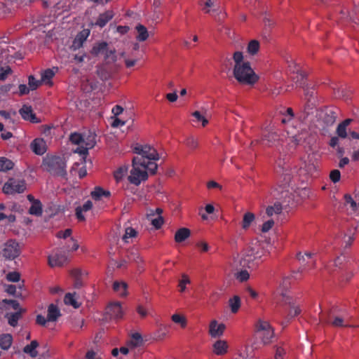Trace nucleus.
<instances>
[{
  "label": "nucleus",
  "mask_w": 359,
  "mask_h": 359,
  "mask_svg": "<svg viewBox=\"0 0 359 359\" xmlns=\"http://www.w3.org/2000/svg\"><path fill=\"white\" fill-rule=\"evenodd\" d=\"M273 299L276 304H282L285 310L290 314H300L305 312L302 306L291 297L287 290L280 286L276 290L273 294Z\"/></svg>",
  "instance_id": "1"
},
{
  "label": "nucleus",
  "mask_w": 359,
  "mask_h": 359,
  "mask_svg": "<svg viewBox=\"0 0 359 359\" xmlns=\"http://www.w3.org/2000/svg\"><path fill=\"white\" fill-rule=\"evenodd\" d=\"M233 76L238 83L245 85H254L259 80V76L252 69L249 62L243 65H234Z\"/></svg>",
  "instance_id": "2"
},
{
  "label": "nucleus",
  "mask_w": 359,
  "mask_h": 359,
  "mask_svg": "<svg viewBox=\"0 0 359 359\" xmlns=\"http://www.w3.org/2000/svg\"><path fill=\"white\" fill-rule=\"evenodd\" d=\"M42 166L44 170L53 175L62 177L67 175L66 162L62 157L46 156L43 160Z\"/></svg>",
  "instance_id": "3"
},
{
  "label": "nucleus",
  "mask_w": 359,
  "mask_h": 359,
  "mask_svg": "<svg viewBox=\"0 0 359 359\" xmlns=\"http://www.w3.org/2000/svg\"><path fill=\"white\" fill-rule=\"evenodd\" d=\"M133 168L130 175L128 176V181L136 186L148 178V172L146 171L144 162L142 158H133L132 161Z\"/></svg>",
  "instance_id": "4"
},
{
  "label": "nucleus",
  "mask_w": 359,
  "mask_h": 359,
  "mask_svg": "<svg viewBox=\"0 0 359 359\" xmlns=\"http://www.w3.org/2000/svg\"><path fill=\"white\" fill-rule=\"evenodd\" d=\"M255 333L264 344H269L274 337V330L271 324L264 320H259L255 324Z\"/></svg>",
  "instance_id": "5"
},
{
  "label": "nucleus",
  "mask_w": 359,
  "mask_h": 359,
  "mask_svg": "<svg viewBox=\"0 0 359 359\" xmlns=\"http://www.w3.org/2000/svg\"><path fill=\"white\" fill-rule=\"evenodd\" d=\"M133 151L135 154H138L137 156L134 158H142V161L143 162L147 160L156 161L159 159V155L156 150L148 144H137L134 147Z\"/></svg>",
  "instance_id": "6"
},
{
  "label": "nucleus",
  "mask_w": 359,
  "mask_h": 359,
  "mask_svg": "<svg viewBox=\"0 0 359 359\" xmlns=\"http://www.w3.org/2000/svg\"><path fill=\"white\" fill-rule=\"evenodd\" d=\"M26 189V183L24 180H15L14 178H9L8 180L4 184L3 192L5 194H15L23 193Z\"/></svg>",
  "instance_id": "7"
},
{
  "label": "nucleus",
  "mask_w": 359,
  "mask_h": 359,
  "mask_svg": "<svg viewBox=\"0 0 359 359\" xmlns=\"http://www.w3.org/2000/svg\"><path fill=\"white\" fill-rule=\"evenodd\" d=\"M276 172L283 179V185L289 184L292 177V170L290 165L284 160L278 159L276 161Z\"/></svg>",
  "instance_id": "8"
},
{
  "label": "nucleus",
  "mask_w": 359,
  "mask_h": 359,
  "mask_svg": "<svg viewBox=\"0 0 359 359\" xmlns=\"http://www.w3.org/2000/svg\"><path fill=\"white\" fill-rule=\"evenodd\" d=\"M83 145L77 149V152L82 156H86L88 154V149L96 144V135L94 132L88 131L83 134Z\"/></svg>",
  "instance_id": "9"
},
{
  "label": "nucleus",
  "mask_w": 359,
  "mask_h": 359,
  "mask_svg": "<svg viewBox=\"0 0 359 359\" xmlns=\"http://www.w3.org/2000/svg\"><path fill=\"white\" fill-rule=\"evenodd\" d=\"M21 252V248L18 242L15 240H8L3 249V256L8 259H14L18 257Z\"/></svg>",
  "instance_id": "10"
},
{
  "label": "nucleus",
  "mask_w": 359,
  "mask_h": 359,
  "mask_svg": "<svg viewBox=\"0 0 359 359\" xmlns=\"http://www.w3.org/2000/svg\"><path fill=\"white\" fill-rule=\"evenodd\" d=\"M264 255V249L258 243L252 244L249 247L247 251L246 257L247 261H257V264L259 261H261L262 256Z\"/></svg>",
  "instance_id": "11"
},
{
  "label": "nucleus",
  "mask_w": 359,
  "mask_h": 359,
  "mask_svg": "<svg viewBox=\"0 0 359 359\" xmlns=\"http://www.w3.org/2000/svg\"><path fill=\"white\" fill-rule=\"evenodd\" d=\"M288 67L290 73L293 74L291 76L292 81L299 86L304 88V79L306 77L305 74L294 62H291V64L288 65Z\"/></svg>",
  "instance_id": "12"
},
{
  "label": "nucleus",
  "mask_w": 359,
  "mask_h": 359,
  "mask_svg": "<svg viewBox=\"0 0 359 359\" xmlns=\"http://www.w3.org/2000/svg\"><path fill=\"white\" fill-rule=\"evenodd\" d=\"M225 330L226 325L224 323L213 320L210 323L208 333L212 338H219L223 335Z\"/></svg>",
  "instance_id": "13"
},
{
  "label": "nucleus",
  "mask_w": 359,
  "mask_h": 359,
  "mask_svg": "<svg viewBox=\"0 0 359 359\" xmlns=\"http://www.w3.org/2000/svg\"><path fill=\"white\" fill-rule=\"evenodd\" d=\"M229 346L227 341L218 339L212 344V352L217 356H222L229 352Z\"/></svg>",
  "instance_id": "14"
},
{
  "label": "nucleus",
  "mask_w": 359,
  "mask_h": 359,
  "mask_svg": "<svg viewBox=\"0 0 359 359\" xmlns=\"http://www.w3.org/2000/svg\"><path fill=\"white\" fill-rule=\"evenodd\" d=\"M1 308L4 309L5 311H10L13 309L14 312L6 313V314H22L26 311L20 308L19 303L16 300L13 299H4L1 302Z\"/></svg>",
  "instance_id": "15"
},
{
  "label": "nucleus",
  "mask_w": 359,
  "mask_h": 359,
  "mask_svg": "<svg viewBox=\"0 0 359 359\" xmlns=\"http://www.w3.org/2000/svg\"><path fill=\"white\" fill-rule=\"evenodd\" d=\"M328 322L334 327H351L352 326L349 316H328Z\"/></svg>",
  "instance_id": "16"
},
{
  "label": "nucleus",
  "mask_w": 359,
  "mask_h": 359,
  "mask_svg": "<svg viewBox=\"0 0 359 359\" xmlns=\"http://www.w3.org/2000/svg\"><path fill=\"white\" fill-rule=\"evenodd\" d=\"M60 316H37L36 322L37 324L53 329L58 320Z\"/></svg>",
  "instance_id": "17"
},
{
  "label": "nucleus",
  "mask_w": 359,
  "mask_h": 359,
  "mask_svg": "<svg viewBox=\"0 0 359 359\" xmlns=\"http://www.w3.org/2000/svg\"><path fill=\"white\" fill-rule=\"evenodd\" d=\"M90 30L85 29L80 32L73 41L72 45L70 48L72 50H76L83 46V42L87 39L89 36Z\"/></svg>",
  "instance_id": "18"
},
{
  "label": "nucleus",
  "mask_w": 359,
  "mask_h": 359,
  "mask_svg": "<svg viewBox=\"0 0 359 359\" xmlns=\"http://www.w3.org/2000/svg\"><path fill=\"white\" fill-rule=\"evenodd\" d=\"M67 261L66 255L62 252H56L48 257V263L51 267L62 266Z\"/></svg>",
  "instance_id": "19"
},
{
  "label": "nucleus",
  "mask_w": 359,
  "mask_h": 359,
  "mask_svg": "<svg viewBox=\"0 0 359 359\" xmlns=\"http://www.w3.org/2000/svg\"><path fill=\"white\" fill-rule=\"evenodd\" d=\"M70 275L74 279V287L75 288H81L83 285V278L88 275L86 271H83L79 269H75L70 271Z\"/></svg>",
  "instance_id": "20"
},
{
  "label": "nucleus",
  "mask_w": 359,
  "mask_h": 359,
  "mask_svg": "<svg viewBox=\"0 0 359 359\" xmlns=\"http://www.w3.org/2000/svg\"><path fill=\"white\" fill-rule=\"evenodd\" d=\"M30 147L37 155H42L46 151V144L42 138L34 139L32 142Z\"/></svg>",
  "instance_id": "21"
},
{
  "label": "nucleus",
  "mask_w": 359,
  "mask_h": 359,
  "mask_svg": "<svg viewBox=\"0 0 359 359\" xmlns=\"http://www.w3.org/2000/svg\"><path fill=\"white\" fill-rule=\"evenodd\" d=\"M114 16V13L112 10H108L100 14L96 22L95 25L100 27H104L109 21H110Z\"/></svg>",
  "instance_id": "22"
},
{
  "label": "nucleus",
  "mask_w": 359,
  "mask_h": 359,
  "mask_svg": "<svg viewBox=\"0 0 359 359\" xmlns=\"http://www.w3.org/2000/svg\"><path fill=\"white\" fill-rule=\"evenodd\" d=\"M353 121V119L351 118H346L344 121H343L341 123H340L337 128L336 133L339 137L341 138H346L348 136V126L351 124V123Z\"/></svg>",
  "instance_id": "23"
},
{
  "label": "nucleus",
  "mask_w": 359,
  "mask_h": 359,
  "mask_svg": "<svg viewBox=\"0 0 359 359\" xmlns=\"http://www.w3.org/2000/svg\"><path fill=\"white\" fill-rule=\"evenodd\" d=\"M63 301L65 304L72 306L74 309H78L81 306V303L78 302V298L76 292L67 293L64 297Z\"/></svg>",
  "instance_id": "24"
},
{
  "label": "nucleus",
  "mask_w": 359,
  "mask_h": 359,
  "mask_svg": "<svg viewBox=\"0 0 359 359\" xmlns=\"http://www.w3.org/2000/svg\"><path fill=\"white\" fill-rule=\"evenodd\" d=\"M104 61L106 64H114L117 60V55L114 48H111L109 45L107 47L104 54Z\"/></svg>",
  "instance_id": "25"
},
{
  "label": "nucleus",
  "mask_w": 359,
  "mask_h": 359,
  "mask_svg": "<svg viewBox=\"0 0 359 359\" xmlns=\"http://www.w3.org/2000/svg\"><path fill=\"white\" fill-rule=\"evenodd\" d=\"M304 168L308 172H313L317 168V160L313 154H309L304 162Z\"/></svg>",
  "instance_id": "26"
},
{
  "label": "nucleus",
  "mask_w": 359,
  "mask_h": 359,
  "mask_svg": "<svg viewBox=\"0 0 359 359\" xmlns=\"http://www.w3.org/2000/svg\"><path fill=\"white\" fill-rule=\"evenodd\" d=\"M20 114L25 120L30 121L33 123L36 122L35 114L33 113L32 107L24 105L19 111Z\"/></svg>",
  "instance_id": "27"
},
{
  "label": "nucleus",
  "mask_w": 359,
  "mask_h": 359,
  "mask_svg": "<svg viewBox=\"0 0 359 359\" xmlns=\"http://www.w3.org/2000/svg\"><path fill=\"white\" fill-rule=\"evenodd\" d=\"M128 312L119 302L110 303L107 307V314H123Z\"/></svg>",
  "instance_id": "28"
},
{
  "label": "nucleus",
  "mask_w": 359,
  "mask_h": 359,
  "mask_svg": "<svg viewBox=\"0 0 359 359\" xmlns=\"http://www.w3.org/2000/svg\"><path fill=\"white\" fill-rule=\"evenodd\" d=\"M191 235V231L189 229L183 227L179 229L175 234V241L177 243H182L188 238Z\"/></svg>",
  "instance_id": "29"
},
{
  "label": "nucleus",
  "mask_w": 359,
  "mask_h": 359,
  "mask_svg": "<svg viewBox=\"0 0 359 359\" xmlns=\"http://www.w3.org/2000/svg\"><path fill=\"white\" fill-rule=\"evenodd\" d=\"M108 45L105 41L95 43L90 50V53L94 56H98L100 54L103 55Z\"/></svg>",
  "instance_id": "30"
},
{
  "label": "nucleus",
  "mask_w": 359,
  "mask_h": 359,
  "mask_svg": "<svg viewBox=\"0 0 359 359\" xmlns=\"http://www.w3.org/2000/svg\"><path fill=\"white\" fill-rule=\"evenodd\" d=\"M279 141V135L275 132H269L264 136L263 142L269 147L275 146Z\"/></svg>",
  "instance_id": "31"
},
{
  "label": "nucleus",
  "mask_w": 359,
  "mask_h": 359,
  "mask_svg": "<svg viewBox=\"0 0 359 359\" xmlns=\"http://www.w3.org/2000/svg\"><path fill=\"white\" fill-rule=\"evenodd\" d=\"M39 346V343L36 340H33L31 341L29 344L25 346L23 348L24 353L28 354L29 356L32 358H35L38 355V352L36 348Z\"/></svg>",
  "instance_id": "32"
},
{
  "label": "nucleus",
  "mask_w": 359,
  "mask_h": 359,
  "mask_svg": "<svg viewBox=\"0 0 359 359\" xmlns=\"http://www.w3.org/2000/svg\"><path fill=\"white\" fill-rule=\"evenodd\" d=\"M137 35L136 39L139 41H144L149 37V33L147 29L142 25L139 24L135 27Z\"/></svg>",
  "instance_id": "33"
},
{
  "label": "nucleus",
  "mask_w": 359,
  "mask_h": 359,
  "mask_svg": "<svg viewBox=\"0 0 359 359\" xmlns=\"http://www.w3.org/2000/svg\"><path fill=\"white\" fill-rule=\"evenodd\" d=\"M128 285L125 282H114L113 284V289L114 291L118 292L120 296L126 297L127 295V289Z\"/></svg>",
  "instance_id": "34"
},
{
  "label": "nucleus",
  "mask_w": 359,
  "mask_h": 359,
  "mask_svg": "<svg viewBox=\"0 0 359 359\" xmlns=\"http://www.w3.org/2000/svg\"><path fill=\"white\" fill-rule=\"evenodd\" d=\"M109 196L110 192L109 191H105L100 187H95L94 191L91 192V196L95 200H100L102 196L109 197Z\"/></svg>",
  "instance_id": "35"
},
{
  "label": "nucleus",
  "mask_w": 359,
  "mask_h": 359,
  "mask_svg": "<svg viewBox=\"0 0 359 359\" xmlns=\"http://www.w3.org/2000/svg\"><path fill=\"white\" fill-rule=\"evenodd\" d=\"M29 213L36 216L42 215V204L39 200H36L32 204L29 209Z\"/></svg>",
  "instance_id": "36"
},
{
  "label": "nucleus",
  "mask_w": 359,
  "mask_h": 359,
  "mask_svg": "<svg viewBox=\"0 0 359 359\" xmlns=\"http://www.w3.org/2000/svg\"><path fill=\"white\" fill-rule=\"evenodd\" d=\"M229 306L231 309V311L236 313L238 311L241 307V299L238 296H234L229 300Z\"/></svg>",
  "instance_id": "37"
},
{
  "label": "nucleus",
  "mask_w": 359,
  "mask_h": 359,
  "mask_svg": "<svg viewBox=\"0 0 359 359\" xmlns=\"http://www.w3.org/2000/svg\"><path fill=\"white\" fill-rule=\"evenodd\" d=\"M259 48V42L257 40H251L248 43L247 51L250 55H255L258 53Z\"/></svg>",
  "instance_id": "38"
},
{
  "label": "nucleus",
  "mask_w": 359,
  "mask_h": 359,
  "mask_svg": "<svg viewBox=\"0 0 359 359\" xmlns=\"http://www.w3.org/2000/svg\"><path fill=\"white\" fill-rule=\"evenodd\" d=\"M142 344V336L139 333H135L132 335L131 339L128 341V346L134 348L135 347L140 346Z\"/></svg>",
  "instance_id": "39"
},
{
  "label": "nucleus",
  "mask_w": 359,
  "mask_h": 359,
  "mask_svg": "<svg viewBox=\"0 0 359 359\" xmlns=\"http://www.w3.org/2000/svg\"><path fill=\"white\" fill-rule=\"evenodd\" d=\"M13 165L14 164L11 160L5 157H0V171L6 172L11 170Z\"/></svg>",
  "instance_id": "40"
},
{
  "label": "nucleus",
  "mask_w": 359,
  "mask_h": 359,
  "mask_svg": "<svg viewBox=\"0 0 359 359\" xmlns=\"http://www.w3.org/2000/svg\"><path fill=\"white\" fill-rule=\"evenodd\" d=\"M282 209V205L280 203H276L273 205L269 206L266 210V212L268 216L271 217L274 214L281 213Z\"/></svg>",
  "instance_id": "41"
},
{
  "label": "nucleus",
  "mask_w": 359,
  "mask_h": 359,
  "mask_svg": "<svg viewBox=\"0 0 359 359\" xmlns=\"http://www.w3.org/2000/svg\"><path fill=\"white\" fill-rule=\"evenodd\" d=\"M128 166L126 165H122L119 167L114 173V178L117 182L121 181L123 177L127 174L128 172Z\"/></svg>",
  "instance_id": "42"
},
{
  "label": "nucleus",
  "mask_w": 359,
  "mask_h": 359,
  "mask_svg": "<svg viewBox=\"0 0 359 359\" xmlns=\"http://www.w3.org/2000/svg\"><path fill=\"white\" fill-rule=\"evenodd\" d=\"M255 219V215L251 212H247L244 215L243 222H242V226L244 229H248L252 221Z\"/></svg>",
  "instance_id": "43"
},
{
  "label": "nucleus",
  "mask_w": 359,
  "mask_h": 359,
  "mask_svg": "<svg viewBox=\"0 0 359 359\" xmlns=\"http://www.w3.org/2000/svg\"><path fill=\"white\" fill-rule=\"evenodd\" d=\"M86 56V55L85 53H83L81 54H70L69 55V62L78 65L81 64L83 62Z\"/></svg>",
  "instance_id": "44"
},
{
  "label": "nucleus",
  "mask_w": 359,
  "mask_h": 359,
  "mask_svg": "<svg viewBox=\"0 0 359 359\" xmlns=\"http://www.w3.org/2000/svg\"><path fill=\"white\" fill-rule=\"evenodd\" d=\"M69 140L72 142V143L79 145L81 147L83 145V134L78 133H72L69 136Z\"/></svg>",
  "instance_id": "45"
},
{
  "label": "nucleus",
  "mask_w": 359,
  "mask_h": 359,
  "mask_svg": "<svg viewBox=\"0 0 359 359\" xmlns=\"http://www.w3.org/2000/svg\"><path fill=\"white\" fill-rule=\"evenodd\" d=\"M336 121L335 112L332 110H329L325 114L324 121L327 125H332Z\"/></svg>",
  "instance_id": "46"
},
{
  "label": "nucleus",
  "mask_w": 359,
  "mask_h": 359,
  "mask_svg": "<svg viewBox=\"0 0 359 359\" xmlns=\"http://www.w3.org/2000/svg\"><path fill=\"white\" fill-rule=\"evenodd\" d=\"M137 236V231L132 227H128L125 230V233L122 237V239L126 242L128 243V239L134 238Z\"/></svg>",
  "instance_id": "47"
},
{
  "label": "nucleus",
  "mask_w": 359,
  "mask_h": 359,
  "mask_svg": "<svg viewBox=\"0 0 359 359\" xmlns=\"http://www.w3.org/2000/svg\"><path fill=\"white\" fill-rule=\"evenodd\" d=\"M71 323L74 329H81L83 325L84 320L81 318V316H74V317L71 319Z\"/></svg>",
  "instance_id": "48"
},
{
  "label": "nucleus",
  "mask_w": 359,
  "mask_h": 359,
  "mask_svg": "<svg viewBox=\"0 0 359 359\" xmlns=\"http://www.w3.org/2000/svg\"><path fill=\"white\" fill-rule=\"evenodd\" d=\"M172 320L182 328H184L187 326L185 316H172Z\"/></svg>",
  "instance_id": "49"
},
{
  "label": "nucleus",
  "mask_w": 359,
  "mask_h": 359,
  "mask_svg": "<svg viewBox=\"0 0 359 359\" xmlns=\"http://www.w3.org/2000/svg\"><path fill=\"white\" fill-rule=\"evenodd\" d=\"M184 144L191 150L196 149L198 147V142L194 137H189L186 139Z\"/></svg>",
  "instance_id": "50"
},
{
  "label": "nucleus",
  "mask_w": 359,
  "mask_h": 359,
  "mask_svg": "<svg viewBox=\"0 0 359 359\" xmlns=\"http://www.w3.org/2000/svg\"><path fill=\"white\" fill-rule=\"evenodd\" d=\"M151 160H147L144 161V166L146 167V171H149L151 174H155L158 168L157 164L155 162L150 161Z\"/></svg>",
  "instance_id": "51"
},
{
  "label": "nucleus",
  "mask_w": 359,
  "mask_h": 359,
  "mask_svg": "<svg viewBox=\"0 0 359 359\" xmlns=\"http://www.w3.org/2000/svg\"><path fill=\"white\" fill-rule=\"evenodd\" d=\"M54 72L53 70L48 69L41 75V81L43 82H49L50 79L54 76Z\"/></svg>",
  "instance_id": "52"
},
{
  "label": "nucleus",
  "mask_w": 359,
  "mask_h": 359,
  "mask_svg": "<svg viewBox=\"0 0 359 359\" xmlns=\"http://www.w3.org/2000/svg\"><path fill=\"white\" fill-rule=\"evenodd\" d=\"M190 283V280L187 275L182 274V279L180 280L179 287L180 288V292H184L186 288V285Z\"/></svg>",
  "instance_id": "53"
},
{
  "label": "nucleus",
  "mask_w": 359,
  "mask_h": 359,
  "mask_svg": "<svg viewBox=\"0 0 359 359\" xmlns=\"http://www.w3.org/2000/svg\"><path fill=\"white\" fill-rule=\"evenodd\" d=\"M28 80L29 86L31 90H36L41 84V81L36 80V79L32 75L29 76Z\"/></svg>",
  "instance_id": "54"
},
{
  "label": "nucleus",
  "mask_w": 359,
  "mask_h": 359,
  "mask_svg": "<svg viewBox=\"0 0 359 359\" xmlns=\"http://www.w3.org/2000/svg\"><path fill=\"white\" fill-rule=\"evenodd\" d=\"M151 224L157 229H160L163 224V218L162 216H158L156 218H151Z\"/></svg>",
  "instance_id": "55"
},
{
  "label": "nucleus",
  "mask_w": 359,
  "mask_h": 359,
  "mask_svg": "<svg viewBox=\"0 0 359 359\" xmlns=\"http://www.w3.org/2000/svg\"><path fill=\"white\" fill-rule=\"evenodd\" d=\"M20 278V274L18 272H10L6 276V279L10 282H18Z\"/></svg>",
  "instance_id": "56"
},
{
  "label": "nucleus",
  "mask_w": 359,
  "mask_h": 359,
  "mask_svg": "<svg viewBox=\"0 0 359 359\" xmlns=\"http://www.w3.org/2000/svg\"><path fill=\"white\" fill-rule=\"evenodd\" d=\"M233 59L235 62V65H243L245 62H243V55L241 51H236L233 53Z\"/></svg>",
  "instance_id": "57"
},
{
  "label": "nucleus",
  "mask_w": 359,
  "mask_h": 359,
  "mask_svg": "<svg viewBox=\"0 0 359 359\" xmlns=\"http://www.w3.org/2000/svg\"><path fill=\"white\" fill-rule=\"evenodd\" d=\"M345 205L346 206H349L353 210H355L356 208V203L353 201L352 197L349 195L344 196Z\"/></svg>",
  "instance_id": "58"
},
{
  "label": "nucleus",
  "mask_w": 359,
  "mask_h": 359,
  "mask_svg": "<svg viewBox=\"0 0 359 359\" xmlns=\"http://www.w3.org/2000/svg\"><path fill=\"white\" fill-rule=\"evenodd\" d=\"M330 180L334 182H338L341 178V173L339 170H333L330 172Z\"/></svg>",
  "instance_id": "59"
},
{
  "label": "nucleus",
  "mask_w": 359,
  "mask_h": 359,
  "mask_svg": "<svg viewBox=\"0 0 359 359\" xmlns=\"http://www.w3.org/2000/svg\"><path fill=\"white\" fill-rule=\"evenodd\" d=\"M233 359H250L246 348L239 350L234 355Z\"/></svg>",
  "instance_id": "60"
},
{
  "label": "nucleus",
  "mask_w": 359,
  "mask_h": 359,
  "mask_svg": "<svg viewBox=\"0 0 359 359\" xmlns=\"http://www.w3.org/2000/svg\"><path fill=\"white\" fill-rule=\"evenodd\" d=\"M250 277L249 273L246 270H243L237 273L236 278L239 281L244 282L248 280Z\"/></svg>",
  "instance_id": "61"
},
{
  "label": "nucleus",
  "mask_w": 359,
  "mask_h": 359,
  "mask_svg": "<svg viewBox=\"0 0 359 359\" xmlns=\"http://www.w3.org/2000/svg\"><path fill=\"white\" fill-rule=\"evenodd\" d=\"M274 221L273 219H269L266 222H265L262 226V232H268L273 226Z\"/></svg>",
  "instance_id": "62"
},
{
  "label": "nucleus",
  "mask_w": 359,
  "mask_h": 359,
  "mask_svg": "<svg viewBox=\"0 0 359 359\" xmlns=\"http://www.w3.org/2000/svg\"><path fill=\"white\" fill-rule=\"evenodd\" d=\"M304 95L308 102H311V99L315 95V90L313 88H309V87L304 88Z\"/></svg>",
  "instance_id": "63"
},
{
  "label": "nucleus",
  "mask_w": 359,
  "mask_h": 359,
  "mask_svg": "<svg viewBox=\"0 0 359 359\" xmlns=\"http://www.w3.org/2000/svg\"><path fill=\"white\" fill-rule=\"evenodd\" d=\"M86 359H102V357L93 350H90L86 354Z\"/></svg>",
  "instance_id": "64"
}]
</instances>
